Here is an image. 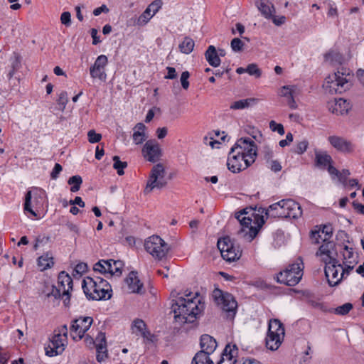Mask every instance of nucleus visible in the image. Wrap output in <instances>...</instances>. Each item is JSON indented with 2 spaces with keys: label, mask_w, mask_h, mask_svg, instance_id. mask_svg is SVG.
I'll return each instance as SVG.
<instances>
[{
  "label": "nucleus",
  "mask_w": 364,
  "mask_h": 364,
  "mask_svg": "<svg viewBox=\"0 0 364 364\" xmlns=\"http://www.w3.org/2000/svg\"><path fill=\"white\" fill-rule=\"evenodd\" d=\"M205 304L201 302L198 294L192 293L184 296H178L173 300L172 311L177 321L193 323L204 310Z\"/></svg>",
  "instance_id": "f257e3e1"
},
{
  "label": "nucleus",
  "mask_w": 364,
  "mask_h": 364,
  "mask_svg": "<svg viewBox=\"0 0 364 364\" xmlns=\"http://www.w3.org/2000/svg\"><path fill=\"white\" fill-rule=\"evenodd\" d=\"M82 288L86 296L92 300L110 299L111 287L104 279L87 277L82 281Z\"/></svg>",
  "instance_id": "f03ea898"
},
{
  "label": "nucleus",
  "mask_w": 364,
  "mask_h": 364,
  "mask_svg": "<svg viewBox=\"0 0 364 364\" xmlns=\"http://www.w3.org/2000/svg\"><path fill=\"white\" fill-rule=\"evenodd\" d=\"M351 77L352 75L350 73L338 70L326 78L323 87L331 94L342 93L350 88Z\"/></svg>",
  "instance_id": "7ed1b4c3"
},
{
  "label": "nucleus",
  "mask_w": 364,
  "mask_h": 364,
  "mask_svg": "<svg viewBox=\"0 0 364 364\" xmlns=\"http://www.w3.org/2000/svg\"><path fill=\"white\" fill-rule=\"evenodd\" d=\"M166 169L164 164L159 163L154 165L149 173V177L147 180L146 186L144 190L145 195H149L154 189H162L167 185V180L166 178Z\"/></svg>",
  "instance_id": "20e7f679"
},
{
  "label": "nucleus",
  "mask_w": 364,
  "mask_h": 364,
  "mask_svg": "<svg viewBox=\"0 0 364 364\" xmlns=\"http://www.w3.org/2000/svg\"><path fill=\"white\" fill-rule=\"evenodd\" d=\"M303 268V262L299 259L296 262L289 264L284 271L280 272L277 275V281L287 286H295L302 277Z\"/></svg>",
  "instance_id": "39448f33"
},
{
  "label": "nucleus",
  "mask_w": 364,
  "mask_h": 364,
  "mask_svg": "<svg viewBox=\"0 0 364 364\" xmlns=\"http://www.w3.org/2000/svg\"><path fill=\"white\" fill-rule=\"evenodd\" d=\"M73 289V279L71 277L65 273L61 272L58 277V287L52 286L50 292L46 294L47 297L50 296H54L55 299L62 296H65L64 303L68 306L70 302V291Z\"/></svg>",
  "instance_id": "423d86ee"
},
{
  "label": "nucleus",
  "mask_w": 364,
  "mask_h": 364,
  "mask_svg": "<svg viewBox=\"0 0 364 364\" xmlns=\"http://www.w3.org/2000/svg\"><path fill=\"white\" fill-rule=\"evenodd\" d=\"M284 337V328L278 319L270 320L268 333L266 338V346L271 350H276L281 346Z\"/></svg>",
  "instance_id": "0eeeda50"
},
{
  "label": "nucleus",
  "mask_w": 364,
  "mask_h": 364,
  "mask_svg": "<svg viewBox=\"0 0 364 364\" xmlns=\"http://www.w3.org/2000/svg\"><path fill=\"white\" fill-rule=\"evenodd\" d=\"M235 218L242 226L238 231V235L248 242H251L256 237L260 227L264 223L263 216H262L259 218L260 223L257 222V227L251 226L252 218L250 216L244 215V212L241 211L236 213Z\"/></svg>",
  "instance_id": "6e6552de"
},
{
  "label": "nucleus",
  "mask_w": 364,
  "mask_h": 364,
  "mask_svg": "<svg viewBox=\"0 0 364 364\" xmlns=\"http://www.w3.org/2000/svg\"><path fill=\"white\" fill-rule=\"evenodd\" d=\"M146 250L155 259L161 260L164 258L168 250V245L159 236L152 235L144 243Z\"/></svg>",
  "instance_id": "1a4fd4ad"
},
{
  "label": "nucleus",
  "mask_w": 364,
  "mask_h": 364,
  "mask_svg": "<svg viewBox=\"0 0 364 364\" xmlns=\"http://www.w3.org/2000/svg\"><path fill=\"white\" fill-rule=\"evenodd\" d=\"M213 296L216 303L220 305L221 309L228 314L227 317L232 318L236 314L237 307V303L232 295L228 293L224 294L222 291L215 289Z\"/></svg>",
  "instance_id": "9d476101"
},
{
  "label": "nucleus",
  "mask_w": 364,
  "mask_h": 364,
  "mask_svg": "<svg viewBox=\"0 0 364 364\" xmlns=\"http://www.w3.org/2000/svg\"><path fill=\"white\" fill-rule=\"evenodd\" d=\"M217 245L222 257L228 262L238 259L241 256L240 250L234 245L229 237L219 239Z\"/></svg>",
  "instance_id": "9b49d317"
},
{
  "label": "nucleus",
  "mask_w": 364,
  "mask_h": 364,
  "mask_svg": "<svg viewBox=\"0 0 364 364\" xmlns=\"http://www.w3.org/2000/svg\"><path fill=\"white\" fill-rule=\"evenodd\" d=\"M123 263L120 260L101 259L94 265V270L102 274L119 277L122 273Z\"/></svg>",
  "instance_id": "f8f14e48"
},
{
  "label": "nucleus",
  "mask_w": 364,
  "mask_h": 364,
  "mask_svg": "<svg viewBox=\"0 0 364 364\" xmlns=\"http://www.w3.org/2000/svg\"><path fill=\"white\" fill-rule=\"evenodd\" d=\"M324 272L328 283L331 287H335L340 284L344 277L342 272V265L337 259L326 264Z\"/></svg>",
  "instance_id": "ddd939ff"
},
{
  "label": "nucleus",
  "mask_w": 364,
  "mask_h": 364,
  "mask_svg": "<svg viewBox=\"0 0 364 364\" xmlns=\"http://www.w3.org/2000/svg\"><path fill=\"white\" fill-rule=\"evenodd\" d=\"M235 152H242L241 154L245 155L246 158L255 159L257 155L255 143L248 137L240 138L230 150V154H234Z\"/></svg>",
  "instance_id": "4468645a"
},
{
  "label": "nucleus",
  "mask_w": 364,
  "mask_h": 364,
  "mask_svg": "<svg viewBox=\"0 0 364 364\" xmlns=\"http://www.w3.org/2000/svg\"><path fill=\"white\" fill-rule=\"evenodd\" d=\"M234 154H229L228 159L227 166L230 171L233 173H237L242 170L246 169L254 161V159L246 158L245 155H242V152H235Z\"/></svg>",
  "instance_id": "2eb2a0df"
},
{
  "label": "nucleus",
  "mask_w": 364,
  "mask_h": 364,
  "mask_svg": "<svg viewBox=\"0 0 364 364\" xmlns=\"http://www.w3.org/2000/svg\"><path fill=\"white\" fill-rule=\"evenodd\" d=\"M93 319L92 317H80L75 319L70 326V335L74 340H80L90 328Z\"/></svg>",
  "instance_id": "dca6fc26"
},
{
  "label": "nucleus",
  "mask_w": 364,
  "mask_h": 364,
  "mask_svg": "<svg viewBox=\"0 0 364 364\" xmlns=\"http://www.w3.org/2000/svg\"><path fill=\"white\" fill-rule=\"evenodd\" d=\"M141 154L146 161L155 163L161 159L162 150L156 140L151 139L146 141L144 144Z\"/></svg>",
  "instance_id": "f3484780"
},
{
  "label": "nucleus",
  "mask_w": 364,
  "mask_h": 364,
  "mask_svg": "<svg viewBox=\"0 0 364 364\" xmlns=\"http://www.w3.org/2000/svg\"><path fill=\"white\" fill-rule=\"evenodd\" d=\"M161 0H155L151 2L145 11L135 20L134 24L138 26H144L152 18V17L161 8Z\"/></svg>",
  "instance_id": "a211bd4d"
},
{
  "label": "nucleus",
  "mask_w": 364,
  "mask_h": 364,
  "mask_svg": "<svg viewBox=\"0 0 364 364\" xmlns=\"http://www.w3.org/2000/svg\"><path fill=\"white\" fill-rule=\"evenodd\" d=\"M108 63V58L105 55H99L95 60L94 64L90 68V74L92 78H98L101 80H105L107 75L105 73V67Z\"/></svg>",
  "instance_id": "6ab92c4d"
},
{
  "label": "nucleus",
  "mask_w": 364,
  "mask_h": 364,
  "mask_svg": "<svg viewBox=\"0 0 364 364\" xmlns=\"http://www.w3.org/2000/svg\"><path fill=\"white\" fill-rule=\"evenodd\" d=\"M66 343V339L59 335L53 334L49 344L45 348L46 354L50 357L61 354L65 350Z\"/></svg>",
  "instance_id": "aec40b11"
},
{
  "label": "nucleus",
  "mask_w": 364,
  "mask_h": 364,
  "mask_svg": "<svg viewBox=\"0 0 364 364\" xmlns=\"http://www.w3.org/2000/svg\"><path fill=\"white\" fill-rule=\"evenodd\" d=\"M316 255L321 258V260L325 263L331 262L334 259H337V255L335 250V244L331 241H323V243L320 246Z\"/></svg>",
  "instance_id": "412c9836"
},
{
  "label": "nucleus",
  "mask_w": 364,
  "mask_h": 364,
  "mask_svg": "<svg viewBox=\"0 0 364 364\" xmlns=\"http://www.w3.org/2000/svg\"><path fill=\"white\" fill-rule=\"evenodd\" d=\"M328 141L333 148L340 152L350 153L353 150L351 142L343 137L333 135L328 137Z\"/></svg>",
  "instance_id": "4be33fe9"
},
{
  "label": "nucleus",
  "mask_w": 364,
  "mask_h": 364,
  "mask_svg": "<svg viewBox=\"0 0 364 364\" xmlns=\"http://www.w3.org/2000/svg\"><path fill=\"white\" fill-rule=\"evenodd\" d=\"M328 110L336 115L347 114L351 109L350 102L342 98L334 100L328 103Z\"/></svg>",
  "instance_id": "5701e85b"
},
{
  "label": "nucleus",
  "mask_w": 364,
  "mask_h": 364,
  "mask_svg": "<svg viewBox=\"0 0 364 364\" xmlns=\"http://www.w3.org/2000/svg\"><path fill=\"white\" fill-rule=\"evenodd\" d=\"M298 92V89L296 86L286 85L281 87L279 95L286 98L287 104L290 109H296L298 106L295 102L294 97Z\"/></svg>",
  "instance_id": "b1692460"
},
{
  "label": "nucleus",
  "mask_w": 364,
  "mask_h": 364,
  "mask_svg": "<svg viewBox=\"0 0 364 364\" xmlns=\"http://www.w3.org/2000/svg\"><path fill=\"white\" fill-rule=\"evenodd\" d=\"M132 331L136 335H140L148 341H152L153 335L146 330V325L141 319L134 320L132 324Z\"/></svg>",
  "instance_id": "393cba45"
},
{
  "label": "nucleus",
  "mask_w": 364,
  "mask_h": 364,
  "mask_svg": "<svg viewBox=\"0 0 364 364\" xmlns=\"http://www.w3.org/2000/svg\"><path fill=\"white\" fill-rule=\"evenodd\" d=\"M237 348L236 345L231 346L228 344L222 354V358L219 361L218 364H235L236 359H235L234 353H237Z\"/></svg>",
  "instance_id": "a878e982"
},
{
  "label": "nucleus",
  "mask_w": 364,
  "mask_h": 364,
  "mask_svg": "<svg viewBox=\"0 0 364 364\" xmlns=\"http://www.w3.org/2000/svg\"><path fill=\"white\" fill-rule=\"evenodd\" d=\"M200 351L208 353L209 355L213 353L217 348V342L212 336L205 334L200 338Z\"/></svg>",
  "instance_id": "bb28decb"
},
{
  "label": "nucleus",
  "mask_w": 364,
  "mask_h": 364,
  "mask_svg": "<svg viewBox=\"0 0 364 364\" xmlns=\"http://www.w3.org/2000/svg\"><path fill=\"white\" fill-rule=\"evenodd\" d=\"M126 282L131 292L138 294L141 292L143 284L140 282L136 272H131L126 279Z\"/></svg>",
  "instance_id": "cd10ccee"
},
{
  "label": "nucleus",
  "mask_w": 364,
  "mask_h": 364,
  "mask_svg": "<svg viewBox=\"0 0 364 364\" xmlns=\"http://www.w3.org/2000/svg\"><path fill=\"white\" fill-rule=\"evenodd\" d=\"M146 127L143 123H137L134 127V133L132 134V139L136 145L141 144L147 139L145 132Z\"/></svg>",
  "instance_id": "c85d7f7f"
},
{
  "label": "nucleus",
  "mask_w": 364,
  "mask_h": 364,
  "mask_svg": "<svg viewBox=\"0 0 364 364\" xmlns=\"http://www.w3.org/2000/svg\"><path fill=\"white\" fill-rule=\"evenodd\" d=\"M205 57L208 63L213 67H218L220 64V59L218 55L216 48L214 46H208L205 53Z\"/></svg>",
  "instance_id": "c756f323"
},
{
  "label": "nucleus",
  "mask_w": 364,
  "mask_h": 364,
  "mask_svg": "<svg viewBox=\"0 0 364 364\" xmlns=\"http://www.w3.org/2000/svg\"><path fill=\"white\" fill-rule=\"evenodd\" d=\"M257 8L265 18H270L273 16L274 8L268 0H259L257 3Z\"/></svg>",
  "instance_id": "7c9ffc66"
},
{
  "label": "nucleus",
  "mask_w": 364,
  "mask_h": 364,
  "mask_svg": "<svg viewBox=\"0 0 364 364\" xmlns=\"http://www.w3.org/2000/svg\"><path fill=\"white\" fill-rule=\"evenodd\" d=\"M288 218L296 219L302 215L300 205L291 199H288Z\"/></svg>",
  "instance_id": "2f4dec72"
},
{
  "label": "nucleus",
  "mask_w": 364,
  "mask_h": 364,
  "mask_svg": "<svg viewBox=\"0 0 364 364\" xmlns=\"http://www.w3.org/2000/svg\"><path fill=\"white\" fill-rule=\"evenodd\" d=\"M99 338H100L101 342L98 345H97V360L99 362H102L107 357L105 334L100 333L97 337V339Z\"/></svg>",
  "instance_id": "473e14b6"
},
{
  "label": "nucleus",
  "mask_w": 364,
  "mask_h": 364,
  "mask_svg": "<svg viewBox=\"0 0 364 364\" xmlns=\"http://www.w3.org/2000/svg\"><path fill=\"white\" fill-rule=\"evenodd\" d=\"M191 364H214V363L208 353L198 351L193 358Z\"/></svg>",
  "instance_id": "72a5a7b5"
},
{
  "label": "nucleus",
  "mask_w": 364,
  "mask_h": 364,
  "mask_svg": "<svg viewBox=\"0 0 364 364\" xmlns=\"http://www.w3.org/2000/svg\"><path fill=\"white\" fill-rule=\"evenodd\" d=\"M259 101L257 98H247L244 100H240L238 101L234 102L230 105V109H242L245 108H248L249 107L252 106V105H255Z\"/></svg>",
  "instance_id": "f704fd0d"
},
{
  "label": "nucleus",
  "mask_w": 364,
  "mask_h": 364,
  "mask_svg": "<svg viewBox=\"0 0 364 364\" xmlns=\"http://www.w3.org/2000/svg\"><path fill=\"white\" fill-rule=\"evenodd\" d=\"M53 258L50 253L47 252L38 259V266L41 271L50 268L53 265Z\"/></svg>",
  "instance_id": "c9c22d12"
},
{
  "label": "nucleus",
  "mask_w": 364,
  "mask_h": 364,
  "mask_svg": "<svg viewBox=\"0 0 364 364\" xmlns=\"http://www.w3.org/2000/svg\"><path fill=\"white\" fill-rule=\"evenodd\" d=\"M321 234H324L323 241H327L332 235V228L330 225H323L321 229L318 231L312 232V239L315 240L316 243H318V237H321Z\"/></svg>",
  "instance_id": "e433bc0d"
},
{
  "label": "nucleus",
  "mask_w": 364,
  "mask_h": 364,
  "mask_svg": "<svg viewBox=\"0 0 364 364\" xmlns=\"http://www.w3.org/2000/svg\"><path fill=\"white\" fill-rule=\"evenodd\" d=\"M343 255V262H347L353 264H357L358 257L356 254L353 252V248L349 247L348 246H344L343 250L342 252Z\"/></svg>",
  "instance_id": "4c0bfd02"
},
{
  "label": "nucleus",
  "mask_w": 364,
  "mask_h": 364,
  "mask_svg": "<svg viewBox=\"0 0 364 364\" xmlns=\"http://www.w3.org/2000/svg\"><path fill=\"white\" fill-rule=\"evenodd\" d=\"M194 46V41L191 38L186 36L178 45V48L182 53L190 54L193 50Z\"/></svg>",
  "instance_id": "58836bf2"
},
{
  "label": "nucleus",
  "mask_w": 364,
  "mask_h": 364,
  "mask_svg": "<svg viewBox=\"0 0 364 364\" xmlns=\"http://www.w3.org/2000/svg\"><path fill=\"white\" fill-rule=\"evenodd\" d=\"M281 204L279 201L271 205H269L265 210V215L267 218H282V213Z\"/></svg>",
  "instance_id": "ea45409f"
},
{
  "label": "nucleus",
  "mask_w": 364,
  "mask_h": 364,
  "mask_svg": "<svg viewBox=\"0 0 364 364\" xmlns=\"http://www.w3.org/2000/svg\"><path fill=\"white\" fill-rule=\"evenodd\" d=\"M316 164L318 166H326L332 162L331 156L326 152L316 151L315 154Z\"/></svg>",
  "instance_id": "a19ab883"
},
{
  "label": "nucleus",
  "mask_w": 364,
  "mask_h": 364,
  "mask_svg": "<svg viewBox=\"0 0 364 364\" xmlns=\"http://www.w3.org/2000/svg\"><path fill=\"white\" fill-rule=\"evenodd\" d=\"M112 160L114 161L113 168L117 171V174L119 176L124 175V169L127 167V163L122 161L118 156H113Z\"/></svg>",
  "instance_id": "79ce46f5"
},
{
  "label": "nucleus",
  "mask_w": 364,
  "mask_h": 364,
  "mask_svg": "<svg viewBox=\"0 0 364 364\" xmlns=\"http://www.w3.org/2000/svg\"><path fill=\"white\" fill-rule=\"evenodd\" d=\"M68 184L71 185L70 191L75 193L80 188V186L82 183V179L80 176L75 175L70 177L68 181Z\"/></svg>",
  "instance_id": "37998d69"
},
{
  "label": "nucleus",
  "mask_w": 364,
  "mask_h": 364,
  "mask_svg": "<svg viewBox=\"0 0 364 364\" xmlns=\"http://www.w3.org/2000/svg\"><path fill=\"white\" fill-rule=\"evenodd\" d=\"M353 309V304L351 303H346L341 306H339L332 310V312L337 315L344 316L349 313Z\"/></svg>",
  "instance_id": "c03bdc74"
},
{
  "label": "nucleus",
  "mask_w": 364,
  "mask_h": 364,
  "mask_svg": "<svg viewBox=\"0 0 364 364\" xmlns=\"http://www.w3.org/2000/svg\"><path fill=\"white\" fill-rule=\"evenodd\" d=\"M247 73L250 75H254L256 77H259L262 75L261 70L258 68L257 65L255 63H251L248 65L246 68Z\"/></svg>",
  "instance_id": "a18cd8bd"
},
{
  "label": "nucleus",
  "mask_w": 364,
  "mask_h": 364,
  "mask_svg": "<svg viewBox=\"0 0 364 364\" xmlns=\"http://www.w3.org/2000/svg\"><path fill=\"white\" fill-rule=\"evenodd\" d=\"M31 192L28 191L25 196L24 210L31 213L33 216L36 217L37 214L31 207Z\"/></svg>",
  "instance_id": "49530a36"
},
{
  "label": "nucleus",
  "mask_w": 364,
  "mask_h": 364,
  "mask_svg": "<svg viewBox=\"0 0 364 364\" xmlns=\"http://www.w3.org/2000/svg\"><path fill=\"white\" fill-rule=\"evenodd\" d=\"M68 102V94L66 92H62L58 99V105L60 107V109L63 111L65 109L66 105Z\"/></svg>",
  "instance_id": "de8ad7c7"
},
{
  "label": "nucleus",
  "mask_w": 364,
  "mask_h": 364,
  "mask_svg": "<svg viewBox=\"0 0 364 364\" xmlns=\"http://www.w3.org/2000/svg\"><path fill=\"white\" fill-rule=\"evenodd\" d=\"M231 48L235 52H240L244 46L243 42L238 38H235L230 43Z\"/></svg>",
  "instance_id": "09e8293b"
},
{
  "label": "nucleus",
  "mask_w": 364,
  "mask_h": 364,
  "mask_svg": "<svg viewBox=\"0 0 364 364\" xmlns=\"http://www.w3.org/2000/svg\"><path fill=\"white\" fill-rule=\"evenodd\" d=\"M269 128L272 132H277L280 135L284 134V129L282 124H278L275 121L269 122Z\"/></svg>",
  "instance_id": "8fccbe9b"
},
{
  "label": "nucleus",
  "mask_w": 364,
  "mask_h": 364,
  "mask_svg": "<svg viewBox=\"0 0 364 364\" xmlns=\"http://www.w3.org/2000/svg\"><path fill=\"white\" fill-rule=\"evenodd\" d=\"M87 136L88 141L90 143L99 142L102 139V135L100 134L96 133L93 129H91L88 132Z\"/></svg>",
  "instance_id": "3c124183"
},
{
  "label": "nucleus",
  "mask_w": 364,
  "mask_h": 364,
  "mask_svg": "<svg viewBox=\"0 0 364 364\" xmlns=\"http://www.w3.org/2000/svg\"><path fill=\"white\" fill-rule=\"evenodd\" d=\"M189 77L190 73L188 71H184L181 73L180 81L181 83V86L184 90H188L189 87Z\"/></svg>",
  "instance_id": "603ef678"
},
{
  "label": "nucleus",
  "mask_w": 364,
  "mask_h": 364,
  "mask_svg": "<svg viewBox=\"0 0 364 364\" xmlns=\"http://www.w3.org/2000/svg\"><path fill=\"white\" fill-rule=\"evenodd\" d=\"M309 142L306 140L299 141L296 144L295 152L298 154H302L307 149Z\"/></svg>",
  "instance_id": "864d4df0"
},
{
  "label": "nucleus",
  "mask_w": 364,
  "mask_h": 364,
  "mask_svg": "<svg viewBox=\"0 0 364 364\" xmlns=\"http://www.w3.org/2000/svg\"><path fill=\"white\" fill-rule=\"evenodd\" d=\"M60 22L65 26H70L71 24V14L68 11L62 13L60 16Z\"/></svg>",
  "instance_id": "5fc2aeb1"
},
{
  "label": "nucleus",
  "mask_w": 364,
  "mask_h": 364,
  "mask_svg": "<svg viewBox=\"0 0 364 364\" xmlns=\"http://www.w3.org/2000/svg\"><path fill=\"white\" fill-rule=\"evenodd\" d=\"M311 347L308 346L307 350L299 359V364H308L311 360L310 355Z\"/></svg>",
  "instance_id": "6e6d98bb"
},
{
  "label": "nucleus",
  "mask_w": 364,
  "mask_h": 364,
  "mask_svg": "<svg viewBox=\"0 0 364 364\" xmlns=\"http://www.w3.org/2000/svg\"><path fill=\"white\" fill-rule=\"evenodd\" d=\"M54 334L59 335L60 337L67 340L68 336V327L66 325H63L58 328V330H55Z\"/></svg>",
  "instance_id": "4d7b16f0"
},
{
  "label": "nucleus",
  "mask_w": 364,
  "mask_h": 364,
  "mask_svg": "<svg viewBox=\"0 0 364 364\" xmlns=\"http://www.w3.org/2000/svg\"><path fill=\"white\" fill-rule=\"evenodd\" d=\"M281 204L282 213V218H288V199L282 200L279 201Z\"/></svg>",
  "instance_id": "13d9d810"
},
{
  "label": "nucleus",
  "mask_w": 364,
  "mask_h": 364,
  "mask_svg": "<svg viewBox=\"0 0 364 364\" xmlns=\"http://www.w3.org/2000/svg\"><path fill=\"white\" fill-rule=\"evenodd\" d=\"M167 75L164 77L165 79H175L177 77L176 69L173 67H167Z\"/></svg>",
  "instance_id": "bf43d9fd"
},
{
  "label": "nucleus",
  "mask_w": 364,
  "mask_h": 364,
  "mask_svg": "<svg viewBox=\"0 0 364 364\" xmlns=\"http://www.w3.org/2000/svg\"><path fill=\"white\" fill-rule=\"evenodd\" d=\"M62 166L59 164H55V166L50 173V176L53 179H56L58 176V174L62 171Z\"/></svg>",
  "instance_id": "052dcab7"
},
{
  "label": "nucleus",
  "mask_w": 364,
  "mask_h": 364,
  "mask_svg": "<svg viewBox=\"0 0 364 364\" xmlns=\"http://www.w3.org/2000/svg\"><path fill=\"white\" fill-rule=\"evenodd\" d=\"M109 11L108 7L105 4H102L101 6L96 8L93 11V14L95 16H99L102 13L107 14Z\"/></svg>",
  "instance_id": "680f3d73"
},
{
  "label": "nucleus",
  "mask_w": 364,
  "mask_h": 364,
  "mask_svg": "<svg viewBox=\"0 0 364 364\" xmlns=\"http://www.w3.org/2000/svg\"><path fill=\"white\" fill-rule=\"evenodd\" d=\"M97 33H98V31L96 28H92L90 30V34L92 38V44L93 45H97L101 42Z\"/></svg>",
  "instance_id": "e2e57ef3"
},
{
  "label": "nucleus",
  "mask_w": 364,
  "mask_h": 364,
  "mask_svg": "<svg viewBox=\"0 0 364 364\" xmlns=\"http://www.w3.org/2000/svg\"><path fill=\"white\" fill-rule=\"evenodd\" d=\"M293 141V135L291 133H288L286 136L285 139H282L279 141V146L281 147H284L287 145H288L289 143H291Z\"/></svg>",
  "instance_id": "0e129e2a"
},
{
  "label": "nucleus",
  "mask_w": 364,
  "mask_h": 364,
  "mask_svg": "<svg viewBox=\"0 0 364 364\" xmlns=\"http://www.w3.org/2000/svg\"><path fill=\"white\" fill-rule=\"evenodd\" d=\"M269 162L272 171L274 172H278L282 169V166L277 161L271 160Z\"/></svg>",
  "instance_id": "69168bd1"
},
{
  "label": "nucleus",
  "mask_w": 364,
  "mask_h": 364,
  "mask_svg": "<svg viewBox=\"0 0 364 364\" xmlns=\"http://www.w3.org/2000/svg\"><path fill=\"white\" fill-rule=\"evenodd\" d=\"M167 133L168 129L166 127L158 128L156 129V135L159 139H164L167 135Z\"/></svg>",
  "instance_id": "338daca9"
},
{
  "label": "nucleus",
  "mask_w": 364,
  "mask_h": 364,
  "mask_svg": "<svg viewBox=\"0 0 364 364\" xmlns=\"http://www.w3.org/2000/svg\"><path fill=\"white\" fill-rule=\"evenodd\" d=\"M69 203L70 205H78L80 207L82 208L85 207V202L82 200V198L80 196H76L74 200H70L69 201Z\"/></svg>",
  "instance_id": "774afa93"
}]
</instances>
